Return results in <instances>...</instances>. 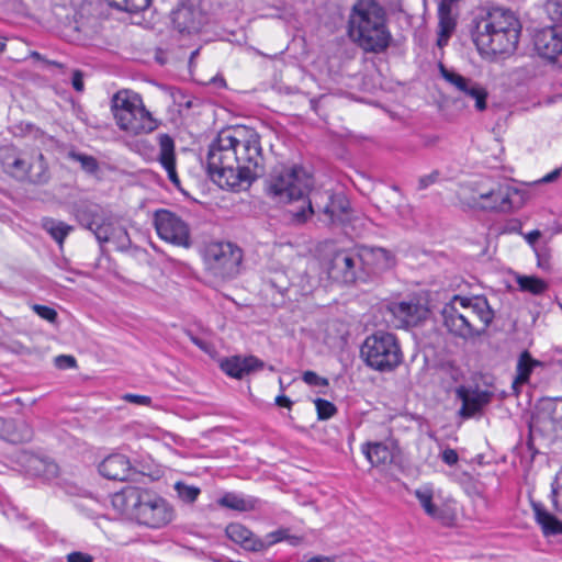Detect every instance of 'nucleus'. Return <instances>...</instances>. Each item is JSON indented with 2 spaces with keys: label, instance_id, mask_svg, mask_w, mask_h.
I'll use <instances>...</instances> for the list:
<instances>
[{
  "label": "nucleus",
  "instance_id": "nucleus-62",
  "mask_svg": "<svg viewBox=\"0 0 562 562\" xmlns=\"http://www.w3.org/2000/svg\"><path fill=\"white\" fill-rule=\"evenodd\" d=\"M5 48V43L0 38V53Z\"/></svg>",
  "mask_w": 562,
  "mask_h": 562
},
{
  "label": "nucleus",
  "instance_id": "nucleus-2",
  "mask_svg": "<svg viewBox=\"0 0 562 562\" xmlns=\"http://www.w3.org/2000/svg\"><path fill=\"white\" fill-rule=\"evenodd\" d=\"M312 176L301 166H278L267 179V193L279 203L286 204L291 223L304 224L313 215L318 221L328 212L333 199L330 190L313 189Z\"/></svg>",
  "mask_w": 562,
  "mask_h": 562
},
{
  "label": "nucleus",
  "instance_id": "nucleus-43",
  "mask_svg": "<svg viewBox=\"0 0 562 562\" xmlns=\"http://www.w3.org/2000/svg\"><path fill=\"white\" fill-rule=\"evenodd\" d=\"M302 380L310 386L328 387L329 382L326 378L318 375L314 371H305L302 374Z\"/></svg>",
  "mask_w": 562,
  "mask_h": 562
},
{
  "label": "nucleus",
  "instance_id": "nucleus-27",
  "mask_svg": "<svg viewBox=\"0 0 562 562\" xmlns=\"http://www.w3.org/2000/svg\"><path fill=\"white\" fill-rule=\"evenodd\" d=\"M328 212H325L321 221L326 224H335L342 221V216L348 214L350 210V203L347 196L342 193L333 192V199L328 203Z\"/></svg>",
  "mask_w": 562,
  "mask_h": 562
},
{
  "label": "nucleus",
  "instance_id": "nucleus-16",
  "mask_svg": "<svg viewBox=\"0 0 562 562\" xmlns=\"http://www.w3.org/2000/svg\"><path fill=\"white\" fill-rule=\"evenodd\" d=\"M440 74L442 78L452 85L458 91L463 93L475 101V109L477 111H484L487 106V91L479 82L463 77L462 75L440 66Z\"/></svg>",
  "mask_w": 562,
  "mask_h": 562
},
{
  "label": "nucleus",
  "instance_id": "nucleus-61",
  "mask_svg": "<svg viewBox=\"0 0 562 562\" xmlns=\"http://www.w3.org/2000/svg\"><path fill=\"white\" fill-rule=\"evenodd\" d=\"M137 146H143V147H146V148H147V147H148V148H150L149 144H148L146 140H140V142H138V143H137Z\"/></svg>",
  "mask_w": 562,
  "mask_h": 562
},
{
  "label": "nucleus",
  "instance_id": "nucleus-33",
  "mask_svg": "<svg viewBox=\"0 0 562 562\" xmlns=\"http://www.w3.org/2000/svg\"><path fill=\"white\" fill-rule=\"evenodd\" d=\"M74 215L77 222L87 229H93L99 220L97 205L80 203L75 205Z\"/></svg>",
  "mask_w": 562,
  "mask_h": 562
},
{
  "label": "nucleus",
  "instance_id": "nucleus-8",
  "mask_svg": "<svg viewBox=\"0 0 562 562\" xmlns=\"http://www.w3.org/2000/svg\"><path fill=\"white\" fill-rule=\"evenodd\" d=\"M203 259L206 270L215 278L229 280L239 272L241 249L229 241H214L205 246Z\"/></svg>",
  "mask_w": 562,
  "mask_h": 562
},
{
  "label": "nucleus",
  "instance_id": "nucleus-41",
  "mask_svg": "<svg viewBox=\"0 0 562 562\" xmlns=\"http://www.w3.org/2000/svg\"><path fill=\"white\" fill-rule=\"evenodd\" d=\"M314 404L316 406L317 417L321 420H327L337 413V407L327 400L316 398Z\"/></svg>",
  "mask_w": 562,
  "mask_h": 562
},
{
  "label": "nucleus",
  "instance_id": "nucleus-38",
  "mask_svg": "<svg viewBox=\"0 0 562 562\" xmlns=\"http://www.w3.org/2000/svg\"><path fill=\"white\" fill-rule=\"evenodd\" d=\"M173 488L179 499L186 504H193L201 494L200 487L195 485H189L181 481L176 482Z\"/></svg>",
  "mask_w": 562,
  "mask_h": 562
},
{
  "label": "nucleus",
  "instance_id": "nucleus-34",
  "mask_svg": "<svg viewBox=\"0 0 562 562\" xmlns=\"http://www.w3.org/2000/svg\"><path fill=\"white\" fill-rule=\"evenodd\" d=\"M543 411L549 414L555 435L562 438V396L544 401Z\"/></svg>",
  "mask_w": 562,
  "mask_h": 562
},
{
  "label": "nucleus",
  "instance_id": "nucleus-25",
  "mask_svg": "<svg viewBox=\"0 0 562 562\" xmlns=\"http://www.w3.org/2000/svg\"><path fill=\"white\" fill-rule=\"evenodd\" d=\"M259 503V499L254 496H246L243 494L227 492L221 498L217 504L221 507L237 510V512H250L254 510Z\"/></svg>",
  "mask_w": 562,
  "mask_h": 562
},
{
  "label": "nucleus",
  "instance_id": "nucleus-39",
  "mask_svg": "<svg viewBox=\"0 0 562 562\" xmlns=\"http://www.w3.org/2000/svg\"><path fill=\"white\" fill-rule=\"evenodd\" d=\"M68 158L74 161L79 162L81 166V169L89 175H94L99 170V162L93 156L78 153L75 150H70L68 153Z\"/></svg>",
  "mask_w": 562,
  "mask_h": 562
},
{
  "label": "nucleus",
  "instance_id": "nucleus-59",
  "mask_svg": "<svg viewBox=\"0 0 562 562\" xmlns=\"http://www.w3.org/2000/svg\"><path fill=\"white\" fill-rule=\"evenodd\" d=\"M307 562H335V560L329 557L317 555V557L311 558Z\"/></svg>",
  "mask_w": 562,
  "mask_h": 562
},
{
  "label": "nucleus",
  "instance_id": "nucleus-24",
  "mask_svg": "<svg viewBox=\"0 0 562 562\" xmlns=\"http://www.w3.org/2000/svg\"><path fill=\"white\" fill-rule=\"evenodd\" d=\"M171 21L180 33H193L200 30L201 23L196 19V13L191 7H180L172 11Z\"/></svg>",
  "mask_w": 562,
  "mask_h": 562
},
{
  "label": "nucleus",
  "instance_id": "nucleus-56",
  "mask_svg": "<svg viewBox=\"0 0 562 562\" xmlns=\"http://www.w3.org/2000/svg\"><path fill=\"white\" fill-rule=\"evenodd\" d=\"M561 171H562L561 168H557V169L552 170L551 172H549L548 175H546L541 179V181L544 182V183L553 182L554 180H557L561 176Z\"/></svg>",
  "mask_w": 562,
  "mask_h": 562
},
{
  "label": "nucleus",
  "instance_id": "nucleus-1",
  "mask_svg": "<svg viewBox=\"0 0 562 562\" xmlns=\"http://www.w3.org/2000/svg\"><path fill=\"white\" fill-rule=\"evenodd\" d=\"M207 173L222 189L248 187L263 172L259 134L247 127L222 130L209 146Z\"/></svg>",
  "mask_w": 562,
  "mask_h": 562
},
{
  "label": "nucleus",
  "instance_id": "nucleus-42",
  "mask_svg": "<svg viewBox=\"0 0 562 562\" xmlns=\"http://www.w3.org/2000/svg\"><path fill=\"white\" fill-rule=\"evenodd\" d=\"M289 533H290V530L288 528H280L278 530L267 533L265 539H261L262 544H263V550L280 542V541H286Z\"/></svg>",
  "mask_w": 562,
  "mask_h": 562
},
{
  "label": "nucleus",
  "instance_id": "nucleus-54",
  "mask_svg": "<svg viewBox=\"0 0 562 562\" xmlns=\"http://www.w3.org/2000/svg\"><path fill=\"white\" fill-rule=\"evenodd\" d=\"M187 335L189 337V339L196 346L199 347L201 350L203 351H207L209 350V342L194 336L191 331H187Z\"/></svg>",
  "mask_w": 562,
  "mask_h": 562
},
{
  "label": "nucleus",
  "instance_id": "nucleus-44",
  "mask_svg": "<svg viewBox=\"0 0 562 562\" xmlns=\"http://www.w3.org/2000/svg\"><path fill=\"white\" fill-rule=\"evenodd\" d=\"M33 311L43 319L55 323L57 321L58 314L56 310L49 307L47 305L34 304L32 306Z\"/></svg>",
  "mask_w": 562,
  "mask_h": 562
},
{
  "label": "nucleus",
  "instance_id": "nucleus-15",
  "mask_svg": "<svg viewBox=\"0 0 562 562\" xmlns=\"http://www.w3.org/2000/svg\"><path fill=\"white\" fill-rule=\"evenodd\" d=\"M533 45L541 57L562 64V24L537 31Z\"/></svg>",
  "mask_w": 562,
  "mask_h": 562
},
{
  "label": "nucleus",
  "instance_id": "nucleus-17",
  "mask_svg": "<svg viewBox=\"0 0 562 562\" xmlns=\"http://www.w3.org/2000/svg\"><path fill=\"white\" fill-rule=\"evenodd\" d=\"M457 397L462 402L459 415L462 418H471L480 413L493 398V393L479 387L460 385L456 389Z\"/></svg>",
  "mask_w": 562,
  "mask_h": 562
},
{
  "label": "nucleus",
  "instance_id": "nucleus-21",
  "mask_svg": "<svg viewBox=\"0 0 562 562\" xmlns=\"http://www.w3.org/2000/svg\"><path fill=\"white\" fill-rule=\"evenodd\" d=\"M157 143L159 146V154L157 160L167 171L168 179L176 186H180V179L176 170V151L175 140L166 133L157 135Z\"/></svg>",
  "mask_w": 562,
  "mask_h": 562
},
{
  "label": "nucleus",
  "instance_id": "nucleus-18",
  "mask_svg": "<svg viewBox=\"0 0 562 562\" xmlns=\"http://www.w3.org/2000/svg\"><path fill=\"white\" fill-rule=\"evenodd\" d=\"M454 302H459V306L465 308L469 314L475 315L481 333H486L495 317V313L485 296L468 297L457 294L454 295Z\"/></svg>",
  "mask_w": 562,
  "mask_h": 562
},
{
  "label": "nucleus",
  "instance_id": "nucleus-9",
  "mask_svg": "<svg viewBox=\"0 0 562 562\" xmlns=\"http://www.w3.org/2000/svg\"><path fill=\"white\" fill-rule=\"evenodd\" d=\"M327 273L329 279L341 284L366 282L357 247L336 251L328 262Z\"/></svg>",
  "mask_w": 562,
  "mask_h": 562
},
{
  "label": "nucleus",
  "instance_id": "nucleus-19",
  "mask_svg": "<svg viewBox=\"0 0 562 562\" xmlns=\"http://www.w3.org/2000/svg\"><path fill=\"white\" fill-rule=\"evenodd\" d=\"M132 470L130 459L122 453L109 454L98 465L99 473L113 481H126Z\"/></svg>",
  "mask_w": 562,
  "mask_h": 562
},
{
  "label": "nucleus",
  "instance_id": "nucleus-63",
  "mask_svg": "<svg viewBox=\"0 0 562 562\" xmlns=\"http://www.w3.org/2000/svg\"><path fill=\"white\" fill-rule=\"evenodd\" d=\"M469 318H470V319H473L474 322H476V323H477V321H476V318H475V315H473V314H469Z\"/></svg>",
  "mask_w": 562,
  "mask_h": 562
},
{
  "label": "nucleus",
  "instance_id": "nucleus-22",
  "mask_svg": "<svg viewBox=\"0 0 562 562\" xmlns=\"http://www.w3.org/2000/svg\"><path fill=\"white\" fill-rule=\"evenodd\" d=\"M226 536L234 542L249 551H262L263 544L248 528L238 522H232L226 527Z\"/></svg>",
  "mask_w": 562,
  "mask_h": 562
},
{
  "label": "nucleus",
  "instance_id": "nucleus-6",
  "mask_svg": "<svg viewBox=\"0 0 562 562\" xmlns=\"http://www.w3.org/2000/svg\"><path fill=\"white\" fill-rule=\"evenodd\" d=\"M111 111L117 127L131 135L148 134L158 126L142 97L130 90H120L112 97Z\"/></svg>",
  "mask_w": 562,
  "mask_h": 562
},
{
  "label": "nucleus",
  "instance_id": "nucleus-32",
  "mask_svg": "<svg viewBox=\"0 0 562 562\" xmlns=\"http://www.w3.org/2000/svg\"><path fill=\"white\" fill-rule=\"evenodd\" d=\"M7 440L12 443L27 442L33 437L31 427L25 422H10L5 426Z\"/></svg>",
  "mask_w": 562,
  "mask_h": 562
},
{
  "label": "nucleus",
  "instance_id": "nucleus-37",
  "mask_svg": "<svg viewBox=\"0 0 562 562\" xmlns=\"http://www.w3.org/2000/svg\"><path fill=\"white\" fill-rule=\"evenodd\" d=\"M416 498L418 499L420 506L424 508L425 513L431 518H439L441 510L438 506L432 503V492L428 488L417 490L415 492Z\"/></svg>",
  "mask_w": 562,
  "mask_h": 562
},
{
  "label": "nucleus",
  "instance_id": "nucleus-50",
  "mask_svg": "<svg viewBox=\"0 0 562 562\" xmlns=\"http://www.w3.org/2000/svg\"><path fill=\"white\" fill-rule=\"evenodd\" d=\"M67 562H93V557L89 553L74 551L67 554Z\"/></svg>",
  "mask_w": 562,
  "mask_h": 562
},
{
  "label": "nucleus",
  "instance_id": "nucleus-57",
  "mask_svg": "<svg viewBox=\"0 0 562 562\" xmlns=\"http://www.w3.org/2000/svg\"><path fill=\"white\" fill-rule=\"evenodd\" d=\"M541 237V233L538 229L531 231L526 235V240L528 244L533 245Z\"/></svg>",
  "mask_w": 562,
  "mask_h": 562
},
{
  "label": "nucleus",
  "instance_id": "nucleus-3",
  "mask_svg": "<svg viewBox=\"0 0 562 562\" xmlns=\"http://www.w3.org/2000/svg\"><path fill=\"white\" fill-rule=\"evenodd\" d=\"M386 12L375 0H357L348 19L350 40L366 53L381 54L391 45Z\"/></svg>",
  "mask_w": 562,
  "mask_h": 562
},
{
  "label": "nucleus",
  "instance_id": "nucleus-14",
  "mask_svg": "<svg viewBox=\"0 0 562 562\" xmlns=\"http://www.w3.org/2000/svg\"><path fill=\"white\" fill-rule=\"evenodd\" d=\"M387 311L393 316L394 326L397 328L417 326L427 318L429 313V310L416 299L392 302L387 305Z\"/></svg>",
  "mask_w": 562,
  "mask_h": 562
},
{
  "label": "nucleus",
  "instance_id": "nucleus-64",
  "mask_svg": "<svg viewBox=\"0 0 562 562\" xmlns=\"http://www.w3.org/2000/svg\"><path fill=\"white\" fill-rule=\"evenodd\" d=\"M52 65H54L56 67H61V64H59L58 61H52Z\"/></svg>",
  "mask_w": 562,
  "mask_h": 562
},
{
  "label": "nucleus",
  "instance_id": "nucleus-40",
  "mask_svg": "<svg viewBox=\"0 0 562 562\" xmlns=\"http://www.w3.org/2000/svg\"><path fill=\"white\" fill-rule=\"evenodd\" d=\"M4 164L11 169L12 176L21 180L27 179L30 169H33V167H31L32 164L19 157L12 160H10V157H7Z\"/></svg>",
  "mask_w": 562,
  "mask_h": 562
},
{
  "label": "nucleus",
  "instance_id": "nucleus-48",
  "mask_svg": "<svg viewBox=\"0 0 562 562\" xmlns=\"http://www.w3.org/2000/svg\"><path fill=\"white\" fill-rule=\"evenodd\" d=\"M76 359L72 356L60 355L55 358V366L58 369H72L76 368Z\"/></svg>",
  "mask_w": 562,
  "mask_h": 562
},
{
  "label": "nucleus",
  "instance_id": "nucleus-29",
  "mask_svg": "<svg viewBox=\"0 0 562 562\" xmlns=\"http://www.w3.org/2000/svg\"><path fill=\"white\" fill-rule=\"evenodd\" d=\"M42 227L59 246L64 244L66 237L74 229L71 225L52 217H44L42 220Z\"/></svg>",
  "mask_w": 562,
  "mask_h": 562
},
{
  "label": "nucleus",
  "instance_id": "nucleus-31",
  "mask_svg": "<svg viewBox=\"0 0 562 562\" xmlns=\"http://www.w3.org/2000/svg\"><path fill=\"white\" fill-rule=\"evenodd\" d=\"M450 0H441L438 7V18L440 37H450L456 27V19L452 15V5L449 4Z\"/></svg>",
  "mask_w": 562,
  "mask_h": 562
},
{
  "label": "nucleus",
  "instance_id": "nucleus-52",
  "mask_svg": "<svg viewBox=\"0 0 562 562\" xmlns=\"http://www.w3.org/2000/svg\"><path fill=\"white\" fill-rule=\"evenodd\" d=\"M71 85L77 92H82L85 90L83 72L81 70L77 69L72 72Z\"/></svg>",
  "mask_w": 562,
  "mask_h": 562
},
{
  "label": "nucleus",
  "instance_id": "nucleus-35",
  "mask_svg": "<svg viewBox=\"0 0 562 562\" xmlns=\"http://www.w3.org/2000/svg\"><path fill=\"white\" fill-rule=\"evenodd\" d=\"M27 180L33 184H45L48 182L50 176L46 159L42 153L37 155V159L31 165Z\"/></svg>",
  "mask_w": 562,
  "mask_h": 562
},
{
  "label": "nucleus",
  "instance_id": "nucleus-53",
  "mask_svg": "<svg viewBox=\"0 0 562 562\" xmlns=\"http://www.w3.org/2000/svg\"><path fill=\"white\" fill-rule=\"evenodd\" d=\"M20 128L24 134L33 135L34 137L43 135V132L32 123L21 124Z\"/></svg>",
  "mask_w": 562,
  "mask_h": 562
},
{
  "label": "nucleus",
  "instance_id": "nucleus-10",
  "mask_svg": "<svg viewBox=\"0 0 562 562\" xmlns=\"http://www.w3.org/2000/svg\"><path fill=\"white\" fill-rule=\"evenodd\" d=\"M154 225L161 239L179 247H191L190 228L176 213L165 209L157 210L154 214Z\"/></svg>",
  "mask_w": 562,
  "mask_h": 562
},
{
  "label": "nucleus",
  "instance_id": "nucleus-28",
  "mask_svg": "<svg viewBox=\"0 0 562 562\" xmlns=\"http://www.w3.org/2000/svg\"><path fill=\"white\" fill-rule=\"evenodd\" d=\"M540 366H542V363L533 359L529 351L525 350L520 353L516 367L517 375L512 385L516 394L518 393V385L529 382L533 369Z\"/></svg>",
  "mask_w": 562,
  "mask_h": 562
},
{
  "label": "nucleus",
  "instance_id": "nucleus-26",
  "mask_svg": "<svg viewBox=\"0 0 562 562\" xmlns=\"http://www.w3.org/2000/svg\"><path fill=\"white\" fill-rule=\"evenodd\" d=\"M361 451L373 467L385 465L393 460L391 449L383 442H366Z\"/></svg>",
  "mask_w": 562,
  "mask_h": 562
},
{
  "label": "nucleus",
  "instance_id": "nucleus-30",
  "mask_svg": "<svg viewBox=\"0 0 562 562\" xmlns=\"http://www.w3.org/2000/svg\"><path fill=\"white\" fill-rule=\"evenodd\" d=\"M515 281L519 291L527 292L532 295H541L549 288L548 283L537 276H525L517 273L515 276Z\"/></svg>",
  "mask_w": 562,
  "mask_h": 562
},
{
  "label": "nucleus",
  "instance_id": "nucleus-13",
  "mask_svg": "<svg viewBox=\"0 0 562 562\" xmlns=\"http://www.w3.org/2000/svg\"><path fill=\"white\" fill-rule=\"evenodd\" d=\"M360 265L366 273V282L374 274L394 267L395 256L387 249L373 246L357 247Z\"/></svg>",
  "mask_w": 562,
  "mask_h": 562
},
{
  "label": "nucleus",
  "instance_id": "nucleus-23",
  "mask_svg": "<svg viewBox=\"0 0 562 562\" xmlns=\"http://www.w3.org/2000/svg\"><path fill=\"white\" fill-rule=\"evenodd\" d=\"M531 508L537 524L541 527L544 536L562 535V521L553 514L548 512L546 507L539 503L531 501Z\"/></svg>",
  "mask_w": 562,
  "mask_h": 562
},
{
  "label": "nucleus",
  "instance_id": "nucleus-46",
  "mask_svg": "<svg viewBox=\"0 0 562 562\" xmlns=\"http://www.w3.org/2000/svg\"><path fill=\"white\" fill-rule=\"evenodd\" d=\"M439 178H440V172L438 170H434L429 175L422 176L418 179V187H417V189L418 190H425L428 187H430L431 184L438 182Z\"/></svg>",
  "mask_w": 562,
  "mask_h": 562
},
{
  "label": "nucleus",
  "instance_id": "nucleus-47",
  "mask_svg": "<svg viewBox=\"0 0 562 562\" xmlns=\"http://www.w3.org/2000/svg\"><path fill=\"white\" fill-rule=\"evenodd\" d=\"M90 231L93 233V235L100 244L109 241V228L105 225L99 223V221L97 222V224H94L93 229Z\"/></svg>",
  "mask_w": 562,
  "mask_h": 562
},
{
  "label": "nucleus",
  "instance_id": "nucleus-60",
  "mask_svg": "<svg viewBox=\"0 0 562 562\" xmlns=\"http://www.w3.org/2000/svg\"><path fill=\"white\" fill-rule=\"evenodd\" d=\"M46 471L50 475H57V473H58V465L56 463H54V462H50V463L47 464Z\"/></svg>",
  "mask_w": 562,
  "mask_h": 562
},
{
  "label": "nucleus",
  "instance_id": "nucleus-7",
  "mask_svg": "<svg viewBox=\"0 0 562 562\" xmlns=\"http://www.w3.org/2000/svg\"><path fill=\"white\" fill-rule=\"evenodd\" d=\"M360 356L369 368L379 372H391L403 362L397 337L384 330H378L364 339Z\"/></svg>",
  "mask_w": 562,
  "mask_h": 562
},
{
  "label": "nucleus",
  "instance_id": "nucleus-51",
  "mask_svg": "<svg viewBox=\"0 0 562 562\" xmlns=\"http://www.w3.org/2000/svg\"><path fill=\"white\" fill-rule=\"evenodd\" d=\"M441 460L449 467L457 464L459 460L458 452L454 449L446 448L441 452Z\"/></svg>",
  "mask_w": 562,
  "mask_h": 562
},
{
  "label": "nucleus",
  "instance_id": "nucleus-20",
  "mask_svg": "<svg viewBox=\"0 0 562 562\" xmlns=\"http://www.w3.org/2000/svg\"><path fill=\"white\" fill-rule=\"evenodd\" d=\"M220 367L227 375L235 379H243L247 374L262 370L266 363L255 356H234L222 360Z\"/></svg>",
  "mask_w": 562,
  "mask_h": 562
},
{
  "label": "nucleus",
  "instance_id": "nucleus-36",
  "mask_svg": "<svg viewBox=\"0 0 562 562\" xmlns=\"http://www.w3.org/2000/svg\"><path fill=\"white\" fill-rule=\"evenodd\" d=\"M110 7L130 13H138L149 8L151 0H105Z\"/></svg>",
  "mask_w": 562,
  "mask_h": 562
},
{
  "label": "nucleus",
  "instance_id": "nucleus-49",
  "mask_svg": "<svg viewBox=\"0 0 562 562\" xmlns=\"http://www.w3.org/2000/svg\"><path fill=\"white\" fill-rule=\"evenodd\" d=\"M123 398L126 402L137 404V405H144V406H148L151 403V397L146 396V395L127 393L123 396Z\"/></svg>",
  "mask_w": 562,
  "mask_h": 562
},
{
  "label": "nucleus",
  "instance_id": "nucleus-4",
  "mask_svg": "<svg viewBox=\"0 0 562 562\" xmlns=\"http://www.w3.org/2000/svg\"><path fill=\"white\" fill-rule=\"evenodd\" d=\"M520 29V23L513 12L503 8H492L475 21L472 38L482 54H512L517 47Z\"/></svg>",
  "mask_w": 562,
  "mask_h": 562
},
{
  "label": "nucleus",
  "instance_id": "nucleus-58",
  "mask_svg": "<svg viewBox=\"0 0 562 562\" xmlns=\"http://www.w3.org/2000/svg\"><path fill=\"white\" fill-rule=\"evenodd\" d=\"M286 542L293 547H296L303 542V538L300 536L290 535L286 538Z\"/></svg>",
  "mask_w": 562,
  "mask_h": 562
},
{
  "label": "nucleus",
  "instance_id": "nucleus-5",
  "mask_svg": "<svg viewBox=\"0 0 562 562\" xmlns=\"http://www.w3.org/2000/svg\"><path fill=\"white\" fill-rule=\"evenodd\" d=\"M112 505L139 525L153 529L167 526L175 517V509L166 498L137 486H125L115 493Z\"/></svg>",
  "mask_w": 562,
  "mask_h": 562
},
{
  "label": "nucleus",
  "instance_id": "nucleus-12",
  "mask_svg": "<svg viewBox=\"0 0 562 562\" xmlns=\"http://www.w3.org/2000/svg\"><path fill=\"white\" fill-rule=\"evenodd\" d=\"M441 315L447 330L458 338L468 340L485 335L481 333L479 324L469 318L467 310L461 308L459 302H454V296L445 304Z\"/></svg>",
  "mask_w": 562,
  "mask_h": 562
},
{
  "label": "nucleus",
  "instance_id": "nucleus-45",
  "mask_svg": "<svg viewBox=\"0 0 562 562\" xmlns=\"http://www.w3.org/2000/svg\"><path fill=\"white\" fill-rule=\"evenodd\" d=\"M546 10L552 21L562 20V0H548Z\"/></svg>",
  "mask_w": 562,
  "mask_h": 562
},
{
  "label": "nucleus",
  "instance_id": "nucleus-55",
  "mask_svg": "<svg viewBox=\"0 0 562 562\" xmlns=\"http://www.w3.org/2000/svg\"><path fill=\"white\" fill-rule=\"evenodd\" d=\"M274 402H276V405H278L279 407H285L289 409L292 407V404H293V402L284 394L278 395L276 397Z\"/></svg>",
  "mask_w": 562,
  "mask_h": 562
},
{
  "label": "nucleus",
  "instance_id": "nucleus-11",
  "mask_svg": "<svg viewBox=\"0 0 562 562\" xmlns=\"http://www.w3.org/2000/svg\"><path fill=\"white\" fill-rule=\"evenodd\" d=\"M475 193L470 206L491 212H509L513 209L512 198L518 194V190L505 182H493L487 189L479 188Z\"/></svg>",
  "mask_w": 562,
  "mask_h": 562
}]
</instances>
